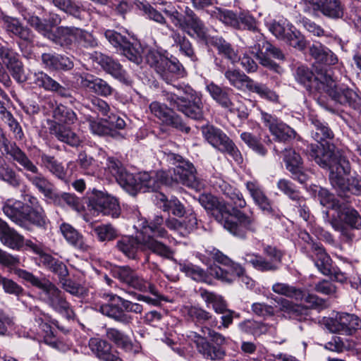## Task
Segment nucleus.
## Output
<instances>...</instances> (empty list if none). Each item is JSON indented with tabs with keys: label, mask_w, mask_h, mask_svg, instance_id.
<instances>
[{
	"label": "nucleus",
	"mask_w": 361,
	"mask_h": 361,
	"mask_svg": "<svg viewBox=\"0 0 361 361\" xmlns=\"http://www.w3.org/2000/svg\"><path fill=\"white\" fill-rule=\"evenodd\" d=\"M162 94L171 108L159 102H153L149 105V109L152 114L166 126L185 133H189L190 131V128L185 125L181 117L174 112L172 108L176 109L192 119L199 121L203 118V103L201 96L190 85L180 84L173 86L171 90H164Z\"/></svg>",
	"instance_id": "nucleus-1"
},
{
	"label": "nucleus",
	"mask_w": 361,
	"mask_h": 361,
	"mask_svg": "<svg viewBox=\"0 0 361 361\" xmlns=\"http://www.w3.org/2000/svg\"><path fill=\"white\" fill-rule=\"evenodd\" d=\"M164 218L161 216H155L148 222L146 219H141L138 222L142 236H125L116 243V247L127 257L135 259L138 250H149L161 257H169L171 254L170 248L164 243L154 239L157 238H166L167 231L163 227Z\"/></svg>",
	"instance_id": "nucleus-2"
},
{
	"label": "nucleus",
	"mask_w": 361,
	"mask_h": 361,
	"mask_svg": "<svg viewBox=\"0 0 361 361\" xmlns=\"http://www.w3.org/2000/svg\"><path fill=\"white\" fill-rule=\"evenodd\" d=\"M331 147L325 152L324 149L314 147L312 154L315 162L321 167L329 169V180L331 185L340 192L346 191L352 194L361 195V179L350 177V166L348 160L344 156H339V159L331 162L332 152Z\"/></svg>",
	"instance_id": "nucleus-3"
},
{
	"label": "nucleus",
	"mask_w": 361,
	"mask_h": 361,
	"mask_svg": "<svg viewBox=\"0 0 361 361\" xmlns=\"http://www.w3.org/2000/svg\"><path fill=\"white\" fill-rule=\"evenodd\" d=\"M199 202L205 209L211 211L216 220L229 232L240 238L246 237L248 220L240 211L232 209V213L228 204L210 194L200 195Z\"/></svg>",
	"instance_id": "nucleus-4"
},
{
	"label": "nucleus",
	"mask_w": 361,
	"mask_h": 361,
	"mask_svg": "<svg viewBox=\"0 0 361 361\" xmlns=\"http://www.w3.org/2000/svg\"><path fill=\"white\" fill-rule=\"evenodd\" d=\"M13 272L18 277L42 290L44 301L55 311L63 314L68 319L75 317V313L64 297V294L54 283L46 279H39L25 269L15 268Z\"/></svg>",
	"instance_id": "nucleus-5"
},
{
	"label": "nucleus",
	"mask_w": 361,
	"mask_h": 361,
	"mask_svg": "<svg viewBox=\"0 0 361 361\" xmlns=\"http://www.w3.org/2000/svg\"><path fill=\"white\" fill-rule=\"evenodd\" d=\"M187 337L194 342L197 351L207 360H219L226 355L223 345L226 343V338L207 326H202L200 333L189 331Z\"/></svg>",
	"instance_id": "nucleus-6"
},
{
	"label": "nucleus",
	"mask_w": 361,
	"mask_h": 361,
	"mask_svg": "<svg viewBox=\"0 0 361 361\" xmlns=\"http://www.w3.org/2000/svg\"><path fill=\"white\" fill-rule=\"evenodd\" d=\"M102 297L108 298V302L99 305L98 310L102 314L125 325L132 323L133 320V316L128 314V312L141 314L143 310L140 304L133 302L116 294L104 293Z\"/></svg>",
	"instance_id": "nucleus-7"
},
{
	"label": "nucleus",
	"mask_w": 361,
	"mask_h": 361,
	"mask_svg": "<svg viewBox=\"0 0 361 361\" xmlns=\"http://www.w3.org/2000/svg\"><path fill=\"white\" fill-rule=\"evenodd\" d=\"M29 183L46 198L56 204L61 206L66 204L78 212L83 209V205L80 198L71 193L57 194L54 185L39 170L34 176L29 178Z\"/></svg>",
	"instance_id": "nucleus-8"
},
{
	"label": "nucleus",
	"mask_w": 361,
	"mask_h": 361,
	"mask_svg": "<svg viewBox=\"0 0 361 361\" xmlns=\"http://www.w3.org/2000/svg\"><path fill=\"white\" fill-rule=\"evenodd\" d=\"M319 81V88L326 92L336 103L349 106L361 111V96L343 85H337L329 75H321L315 78Z\"/></svg>",
	"instance_id": "nucleus-9"
},
{
	"label": "nucleus",
	"mask_w": 361,
	"mask_h": 361,
	"mask_svg": "<svg viewBox=\"0 0 361 361\" xmlns=\"http://www.w3.org/2000/svg\"><path fill=\"white\" fill-rule=\"evenodd\" d=\"M20 206L21 202L12 204L6 203L3 207V211L10 219L20 226L26 228L27 223H29L37 228H46L49 220L42 207L35 209L23 207V210H20Z\"/></svg>",
	"instance_id": "nucleus-10"
},
{
	"label": "nucleus",
	"mask_w": 361,
	"mask_h": 361,
	"mask_svg": "<svg viewBox=\"0 0 361 361\" xmlns=\"http://www.w3.org/2000/svg\"><path fill=\"white\" fill-rule=\"evenodd\" d=\"M145 60L167 83L183 75L184 68L177 59H169L155 49L147 51Z\"/></svg>",
	"instance_id": "nucleus-11"
},
{
	"label": "nucleus",
	"mask_w": 361,
	"mask_h": 361,
	"mask_svg": "<svg viewBox=\"0 0 361 361\" xmlns=\"http://www.w3.org/2000/svg\"><path fill=\"white\" fill-rule=\"evenodd\" d=\"M145 60L167 83L183 75L184 68L177 59H169L155 49L147 51Z\"/></svg>",
	"instance_id": "nucleus-12"
},
{
	"label": "nucleus",
	"mask_w": 361,
	"mask_h": 361,
	"mask_svg": "<svg viewBox=\"0 0 361 361\" xmlns=\"http://www.w3.org/2000/svg\"><path fill=\"white\" fill-rule=\"evenodd\" d=\"M169 158L175 165L173 173L171 170L166 171L172 179V186L175 183H181L195 190H200L202 184L196 177V169L193 164L179 154H171Z\"/></svg>",
	"instance_id": "nucleus-13"
},
{
	"label": "nucleus",
	"mask_w": 361,
	"mask_h": 361,
	"mask_svg": "<svg viewBox=\"0 0 361 361\" xmlns=\"http://www.w3.org/2000/svg\"><path fill=\"white\" fill-rule=\"evenodd\" d=\"M277 303L275 307L264 303H255L252 305L253 312L259 316L272 315L278 310L283 312L284 317L299 321L306 319L309 310L304 306L295 305L286 299L275 300Z\"/></svg>",
	"instance_id": "nucleus-14"
},
{
	"label": "nucleus",
	"mask_w": 361,
	"mask_h": 361,
	"mask_svg": "<svg viewBox=\"0 0 361 361\" xmlns=\"http://www.w3.org/2000/svg\"><path fill=\"white\" fill-rule=\"evenodd\" d=\"M0 151L10 156L25 171L24 176L29 182V178L34 176L39 170L38 166L29 158L16 142H11L2 133L0 135Z\"/></svg>",
	"instance_id": "nucleus-15"
},
{
	"label": "nucleus",
	"mask_w": 361,
	"mask_h": 361,
	"mask_svg": "<svg viewBox=\"0 0 361 361\" xmlns=\"http://www.w3.org/2000/svg\"><path fill=\"white\" fill-rule=\"evenodd\" d=\"M113 276L119 280L121 283L128 287L140 291H149L152 295L159 297L156 287L144 279L142 277L128 266H118L111 270Z\"/></svg>",
	"instance_id": "nucleus-16"
},
{
	"label": "nucleus",
	"mask_w": 361,
	"mask_h": 361,
	"mask_svg": "<svg viewBox=\"0 0 361 361\" xmlns=\"http://www.w3.org/2000/svg\"><path fill=\"white\" fill-rule=\"evenodd\" d=\"M328 222L335 231L346 235L349 240H353V237L348 233L344 224L351 228L361 229V216L358 212L353 208L343 204L338 207L335 214H331V218L328 219Z\"/></svg>",
	"instance_id": "nucleus-17"
},
{
	"label": "nucleus",
	"mask_w": 361,
	"mask_h": 361,
	"mask_svg": "<svg viewBox=\"0 0 361 361\" xmlns=\"http://www.w3.org/2000/svg\"><path fill=\"white\" fill-rule=\"evenodd\" d=\"M205 140L219 150L230 154L238 164L243 161L240 153L229 137L219 128L212 126L202 128Z\"/></svg>",
	"instance_id": "nucleus-18"
},
{
	"label": "nucleus",
	"mask_w": 361,
	"mask_h": 361,
	"mask_svg": "<svg viewBox=\"0 0 361 361\" xmlns=\"http://www.w3.org/2000/svg\"><path fill=\"white\" fill-rule=\"evenodd\" d=\"M135 186L134 192L130 189L126 191L132 195H135L138 191L144 192L158 190L161 185L172 186V179L166 171H161L157 173L143 172L134 176Z\"/></svg>",
	"instance_id": "nucleus-19"
},
{
	"label": "nucleus",
	"mask_w": 361,
	"mask_h": 361,
	"mask_svg": "<svg viewBox=\"0 0 361 361\" xmlns=\"http://www.w3.org/2000/svg\"><path fill=\"white\" fill-rule=\"evenodd\" d=\"M106 39L116 48L122 51L129 61L139 65L142 61V48L139 44L131 43L126 36L111 30L104 32Z\"/></svg>",
	"instance_id": "nucleus-20"
},
{
	"label": "nucleus",
	"mask_w": 361,
	"mask_h": 361,
	"mask_svg": "<svg viewBox=\"0 0 361 361\" xmlns=\"http://www.w3.org/2000/svg\"><path fill=\"white\" fill-rule=\"evenodd\" d=\"M310 121L312 125V138L318 142L316 145H311L309 149L310 156L314 160V157L312 154V149L314 147H317L318 149H324L325 152L329 150V148L331 147V152H332V159L331 160V164L334 163L336 160L339 159V156H343L339 151L335 150V147L333 145H330L329 142H324L326 139H330L333 137L332 131L328 128V126L320 120H319L317 117L311 116L310 118Z\"/></svg>",
	"instance_id": "nucleus-21"
},
{
	"label": "nucleus",
	"mask_w": 361,
	"mask_h": 361,
	"mask_svg": "<svg viewBox=\"0 0 361 361\" xmlns=\"http://www.w3.org/2000/svg\"><path fill=\"white\" fill-rule=\"evenodd\" d=\"M250 54L262 66L274 70L279 69V67L269 59V56L279 60L283 59V54L281 51L266 42L262 37L257 43L252 47L251 51H250Z\"/></svg>",
	"instance_id": "nucleus-22"
},
{
	"label": "nucleus",
	"mask_w": 361,
	"mask_h": 361,
	"mask_svg": "<svg viewBox=\"0 0 361 361\" xmlns=\"http://www.w3.org/2000/svg\"><path fill=\"white\" fill-rule=\"evenodd\" d=\"M90 59L115 79L126 85H131L132 82L129 76L118 61L97 51L92 53L90 55Z\"/></svg>",
	"instance_id": "nucleus-23"
},
{
	"label": "nucleus",
	"mask_w": 361,
	"mask_h": 361,
	"mask_svg": "<svg viewBox=\"0 0 361 361\" xmlns=\"http://www.w3.org/2000/svg\"><path fill=\"white\" fill-rule=\"evenodd\" d=\"M183 16L179 25V29L185 32L188 35H192L190 31L201 40L207 39V29L204 22L197 16L195 11L189 6H185L183 10Z\"/></svg>",
	"instance_id": "nucleus-24"
},
{
	"label": "nucleus",
	"mask_w": 361,
	"mask_h": 361,
	"mask_svg": "<svg viewBox=\"0 0 361 361\" xmlns=\"http://www.w3.org/2000/svg\"><path fill=\"white\" fill-rule=\"evenodd\" d=\"M326 326L331 332L350 335L361 328V320L354 314L339 313L328 320Z\"/></svg>",
	"instance_id": "nucleus-25"
},
{
	"label": "nucleus",
	"mask_w": 361,
	"mask_h": 361,
	"mask_svg": "<svg viewBox=\"0 0 361 361\" xmlns=\"http://www.w3.org/2000/svg\"><path fill=\"white\" fill-rule=\"evenodd\" d=\"M299 236L307 243L309 248L313 252L314 264L319 271L324 275L331 274V259L321 243L313 242L310 235L305 231L300 232Z\"/></svg>",
	"instance_id": "nucleus-26"
},
{
	"label": "nucleus",
	"mask_w": 361,
	"mask_h": 361,
	"mask_svg": "<svg viewBox=\"0 0 361 361\" xmlns=\"http://www.w3.org/2000/svg\"><path fill=\"white\" fill-rule=\"evenodd\" d=\"M92 208L104 215L117 218L121 214V208L117 200L102 191L95 193L90 200Z\"/></svg>",
	"instance_id": "nucleus-27"
},
{
	"label": "nucleus",
	"mask_w": 361,
	"mask_h": 361,
	"mask_svg": "<svg viewBox=\"0 0 361 361\" xmlns=\"http://www.w3.org/2000/svg\"><path fill=\"white\" fill-rule=\"evenodd\" d=\"M207 12L214 18H216L226 25L233 27L236 29H247L248 27V19L246 14L241 13L238 16L233 11L214 7Z\"/></svg>",
	"instance_id": "nucleus-28"
},
{
	"label": "nucleus",
	"mask_w": 361,
	"mask_h": 361,
	"mask_svg": "<svg viewBox=\"0 0 361 361\" xmlns=\"http://www.w3.org/2000/svg\"><path fill=\"white\" fill-rule=\"evenodd\" d=\"M106 166L123 189L126 190L130 189L132 192L135 191L133 189L135 183L134 175L128 173L118 159L109 157L106 160Z\"/></svg>",
	"instance_id": "nucleus-29"
},
{
	"label": "nucleus",
	"mask_w": 361,
	"mask_h": 361,
	"mask_svg": "<svg viewBox=\"0 0 361 361\" xmlns=\"http://www.w3.org/2000/svg\"><path fill=\"white\" fill-rule=\"evenodd\" d=\"M186 214V216L182 221L169 217L164 220V224L169 229L177 232L181 236H187L197 228V219L192 210H188Z\"/></svg>",
	"instance_id": "nucleus-30"
},
{
	"label": "nucleus",
	"mask_w": 361,
	"mask_h": 361,
	"mask_svg": "<svg viewBox=\"0 0 361 361\" xmlns=\"http://www.w3.org/2000/svg\"><path fill=\"white\" fill-rule=\"evenodd\" d=\"M204 42L216 48L219 54L223 55L232 63L240 61V63L243 67L247 69V66L248 65V58L243 57L242 59H240L238 56L236 51L232 47L231 44L226 42L223 37L218 36L209 37L208 35L207 39H204Z\"/></svg>",
	"instance_id": "nucleus-31"
},
{
	"label": "nucleus",
	"mask_w": 361,
	"mask_h": 361,
	"mask_svg": "<svg viewBox=\"0 0 361 361\" xmlns=\"http://www.w3.org/2000/svg\"><path fill=\"white\" fill-rule=\"evenodd\" d=\"M310 8L320 11L323 15L339 18L343 16V8L339 0H304Z\"/></svg>",
	"instance_id": "nucleus-32"
},
{
	"label": "nucleus",
	"mask_w": 361,
	"mask_h": 361,
	"mask_svg": "<svg viewBox=\"0 0 361 361\" xmlns=\"http://www.w3.org/2000/svg\"><path fill=\"white\" fill-rule=\"evenodd\" d=\"M105 335L108 340L113 342L114 345L126 353H137L140 346L134 343L130 337L117 328H106Z\"/></svg>",
	"instance_id": "nucleus-33"
},
{
	"label": "nucleus",
	"mask_w": 361,
	"mask_h": 361,
	"mask_svg": "<svg viewBox=\"0 0 361 361\" xmlns=\"http://www.w3.org/2000/svg\"><path fill=\"white\" fill-rule=\"evenodd\" d=\"M262 118L271 133L278 141L283 142L295 137L294 130L276 118L268 114H264Z\"/></svg>",
	"instance_id": "nucleus-34"
},
{
	"label": "nucleus",
	"mask_w": 361,
	"mask_h": 361,
	"mask_svg": "<svg viewBox=\"0 0 361 361\" xmlns=\"http://www.w3.org/2000/svg\"><path fill=\"white\" fill-rule=\"evenodd\" d=\"M76 27L59 26L54 32L48 33V38L64 49H71L76 39Z\"/></svg>",
	"instance_id": "nucleus-35"
},
{
	"label": "nucleus",
	"mask_w": 361,
	"mask_h": 361,
	"mask_svg": "<svg viewBox=\"0 0 361 361\" xmlns=\"http://www.w3.org/2000/svg\"><path fill=\"white\" fill-rule=\"evenodd\" d=\"M284 161L286 169L291 173L293 179L300 183H305L308 179V175L303 171L302 161L300 156L291 149H286Z\"/></svg>",
	"instance_id": "nucleus-36"
},
{
	"label": "nucleus",
	"mask_w": 361,
	"mask_h": 361,
	"mask_svg": "<svg viewBox=\"0 0 361 361\" xmlns=\"http://www.w3.org/2000/svg\"><path fill=\"white\" fill-rule=\"evenodd\" d=\"M245 272V269L240 264L231 260L224 267H214L210 269V274L215 278L227 283H231L235 278L240 277Z\"/></svg>",
	"instance_id": "nucleus-37"
},
{
	"label": "nucleus",
	"mask_w": 361,
	"mask_h": 361,
	"mask_svg": "<svg viewBox=\"0 0 361 361\" xmlns=\"http://www.w3.org/2000/svg\"><path fill=\"white\" fill-rule=\"evenodd\" d=\"M88 345L92 353L102 361H122L120 357L111 353L112 346L106 340L91 338Z\"/></svg>",
	"instance_id": "nucleus-38"
},
{
	"label": "nucleus",
	"mask_w": 361,
	"mask_h": 361,
	"mask_svg": "<svg viewBox=\"0 0 361 361\" xmlns=\"http://www.w3.org/2000/svg\"><path fill=\"white\" fill-rule=\"evenodd\" d=\"M82 85L90 92L101 97H107L115 92V90L106 80L94 75H87L81 78Z\"/></svg>",
	"instance_id": "nucleus-39"
},
{
	"label": "nucleus",
	"mask_w": 361,
	"mask_h": 361,
	"mask_svg": "<svg viewBox=\"0 0 361 361\" xmlns=\"http://www.w3.org/2000/svg\"><path fill=\"white\" fill-rule=\"evenodd\" d=\"M42 166L55 178L67 183L68 180V169L63 163L58 161L54 156L44 152L40 154Z\"/></svg>",
	"instance_id": "nucleus-40"
},
{
	"label": "nucleus",
	"mask_w": 361,
	"mask_h": 361,
	"mask_svg": "<svg viewBox=\"0 0 361 361\" xmlns=\"http://www.w3.org/2000/svg\"><path fill=\"white\" fill-rule=\"evenodd\" d=\"M0 240L7 247L19 250L24 245V237L0 219Z\"/></svg>",
	"instance_id": "nucleus-41"
},
{
	"label": "nucleus",
	"mask_w": 361,
	"mask_h": 361,
	"mask_svg": "<svg viewBox=\"0 0 361 361\" xmlns=\"http://www.w3.org/2000/svg\"><path fill=\"white\" fill-rule=\"evenodd\" d=\"M42 61L46 68L53 71H68L74 66L71 58L51 53L43 54Z\"/></svg>",
	"instance_id": "nucleus-42"
},
{
	"label": "nucleus",
	"mask_w": 361,
	"mask_h": 361,
	"mask_svg": "<svg viewBox=\"0 0 361 361\" xmlns=\"http://www.w3.org/2000/svg\"><path fill=\"white\" fill-rule=\"evenodd\" d=\"M4 56L1 57L3 63L10 71L13 78L18 82H23L25 80L23 63L18 59L13 50L3 52Z\"/></svg>",
	"instance_id": "nucleus-43"
},
{
	"label": "nucleus",
	"mask_w": 361,
	"mask_h": 361,
	"mask_svg": "<svg viewBox=\"0 0 361 361\" xmlns=\"http://www.w3.org/2000/svg\"><path fill=\"white\" fill-rule=\"evenodd\" d=\"M272 290L276 293L283 295L287 297L293 298L296 300H302L310 305H314L316 303L317 298L313 295L304 293L301 290L296 289L293 286H290L286 283H277L273 285Z\"/></svg>",
	"instance_id": "nucleus-44"
},
{
	"label": "nucleus",
	"mask_w": 361,
	"mask_h": 361,
	"mask_svg": "<svg viewBox=\"0 0 361 361\" xmlns=\"http://www.w3.org/2000/svg\"><path fill=\"white\" fill-rule=\"evenodd\" d=\"M60 231L66 241L75 248L81 251H87L89 245L85 243L83 236L71 224L62 223Z\"/></svg>",
	"instance_id": "nucleus-45"
},
{
	"label": "nucleus",
	"mask_w": 361,
	"mask_h": 361,
	"mask_svg": "<svg viewBox=\"0 0 361 361\" xmlns=\"http://www.w3.org/2000/svg\"><path fill=\"white\" fill-rule=\"evenodd\" d=\"M4 21L8 32L13 34L25 42H32L33 35L32 31L23 26L18 19L6 16L4 18Z\"/></svg>",
	"instance_id": "nucleus-46"
},
{
	"label": "nucleus",
	"mask_w": 361,
	"mask_h": 361,
	"mask_svg": "<svg viewBox=\"0 0 361 361\" xmlns=\"http://www.w3.org/2000/svg\"><path fill=\"white\" fill-rule=\"evenodd\" d=\"M50 131L59 140L71 147H78L81 142L80 137L70 128L64 126L53 125L50 128Z\"/></svg>",
	"instance_id": "nucleus-47"
},
{
	"label": "nucleus",
	"mask_w": 361,
	"mask_h": 361,
	"mask_svg": "<svg viewBox=\"0 0 361 361\" xmlns=\"http://www.w3.org/2000/svg\"><path fill=\"white\" fill-rule=\"evenodd\" d=\"M167 26L169 27V25ZM169 27L171 30V37L173 40V46L178 48L181 54L189 57L191 60L196 61L197 56L190 41L178 30L171 28L170 26Z\"/></svg>",
	"instance_id": "nucleus-48"
},
{
	"label": "nucleus",
	"mask_w": 361,
	"mask_h": 361,
	"mask_svg": "<svg viewBox=\"0 0 361 361\" xmlns=\"http://www.w3.org/2000/svg\"><path fill=\"white\" fill-rule=\"evenodd\" d=\"M250 193L255 204L264 214L268 215L274 214V209L272 208L269 199L257 183L250 181Z\"/></svg>",
	"instance_id": "nucleus-49"
},
{
	"label": "nucleus",
	"mask_w": 361,
	"mask_h": 361,
	"mask_svg": "<svg viewBox=\"0 0 361 361\" xmlns=\"http://www.w3.org/2000/svg\"><path fill=\"white\" fill-rule=\"evenodd\" d=\"M250 193L255 204L264 214L268 215L274 214V209L272 208L269 199L257 183L250 181Z\"/></svg>",
	"instance_id": "nucleus-50"
},
{
	"label": "nucleus",
	"mask_w": 361,
	"mask_h": 361,
	"mask_svg": "<svg viewBox=\"0 0 361 361\" xmlns=\"http://www.w3.org/2000/svg\"><path fill=\"white\" fill-rule=\"evenodd\" d=\"M40 263L48 270L56 274L59 281L65 276H68L67 266L58 259L49 254L43 255Z\"/></svg>",
	"instance_id": "nucleus-51"
},
{
	"label": "nucleus",
	"mask_w": 361,
	"mask_h": 361,
	"mask_svg": "<svg viewBox=\"0 0 361 361\" xmlns=\"http://www.w3.org/2000/svg\"><path fill=\"white\" fill-rule=\"evenodd\" d=\"M315 192H317V197L320 204L329 209L324 212L326 216L325 218L331 219V214L336 213L338 207L341 206V204L338 203L334 195L329 193L326 189L316 187Z\"/></svg>",
	"instance_id": "nucleus-52"
},
{
	"label": "nucleus",
	"mask_w": 361,
	"mask_h": 361,
	"mask_svg": "<svg viewBox=\"0 0 361 361\" xmlns=\"http://www.w3.org/2000/svg\"><path fill=\"white\" fill-rule=\"evenodd\" d=\"M310 54L319 63L334 65L338 62L337 56L328 48L321 44H314L310 47Z\"/></svg>",
	"instance_id": "nucleus-53"
},
{
	"label": "nucleus",
	"mask_w": 361,
	"mask_h": 361,
	"mask_svg": "<svg viewBox=\"0 0 361 361\" xmlns=\"http://www.w3.org/2000/svg\"><path fill=\"white\" fill-rule=\"evenodd\" d=\"M54 125H71L77 120L75 113L70 108L63 105H58L53 111Z\"/></svg>",
	"instance_id": "nucleus-54"
},
{
	"label": "nucleus",
	"mask_w": 361,
	"mask_h": 361,
	"mask_svg": "<svg viewBox=\"0 0 361 361\" xmlns=\"http://www.w3.org/2000/svg\"><path fill=\"white\" fill-rule=\"evenodd\" d=\"M200 294L207 307L210 304L212 305V307L216 313L224 314L227 312L226 303L221 295L205 289H200Z\"/></svg>",
	"instance_id": "nucleus-55"
},
{
	"label": "nucleus",
	"mask_w": 361,
	"mask_h": 361,
	"mask_svg": "<svg viewBox=\"0 0 361 361\" xmlns=\"http://www.w3.org/2000/svg\"><path fill=\"white\" fill-rule=\"evenodd\" d=\"M52 3L60 10L77 19H81V13L85 11L82 4L73 0H52Z\"/></svg>",
	"instance_id": "nucleus-56"
},
{
	"label": "nucleus",
	"mask_w": 361,
	"mask_h": 361,
	"mask_svg": "<svg viewBox=\"0 0 361 361\" xmlns=\"http://www.w3.org/2000/svg\"><path fill=\"white\" fill-rule=\"evenodd\" d=\"M207 90L212 99L223 108L231 109L233 106V103L229 98L226 90L222 89L221 87L211 82L207 85Z\"/></svg>",
	"instance_id": "nucleus-57"
},
{
	"label": "nucleus",
	"mask_w": 361,
	"mask_h": 361,
	"mask_svg": "<svg viewBox=\"0 0 361 361\" xmlns=\"http://www.w3.org/2000/svg\"><path fill=\"white\" fill-rule=\"evenodd\" d=\"M294 26L286 19L281 18L274 20L269 25V31L278 39L285 40L294 30Z\"/></svg>",
	"instance_id": "nucleus-58"
},
{
	"label": "nucleus",
	"mask_w": 361,
	"mask_h": 361,
	"mask_svg": "<svg viewBox=\"0 0 361 361\" xmlns=\"http://www.w3.org/2000/svg\"><path fill=\"white\" fill-rule=\"evenodd\" d=\"M30 79L37 87L47 91L52 92L59 87L58 82L42 71L34 73Z\"/></svg>",
	"instance_id": "nucleus-59"
},
{
	"label": "nucleus",
	"mask_w": 361,
	"mask_h": 361,
	"mask_svg": "<svg viewBox=\"0 0 361 361\" xmlns=\"http://www.w3.org/2000/svg\"><path fill=\"white\" fill-rule=\"evenodd\" d=\"M0 178L13 188H18L22 183L20 175L9 165H0Z\"/></svg>",
	"instance_id": "nucleus-60"
},
{
	"label": "nucleus",
	"mask_w": 361,
	"mask_h": 361,
	"mask_svg": "<svg viewBox=\"0 0 361 361\" xmlns=\"http://www.w3.org/2000/svg\"><path fill=\"white\" fill-rule=\"evenodd\" d=\"M225 76L230 83L237 89L245 92L248 88V78L239 70H228L225 73Z\"/></svg>",
	"instance_id": "nucleus-61"
},
{
	"label": "nucleus",
	"mask_w": 361,
	"mask_h": 361,
	"mask_svg": "<svg viewBox=\"0 0 361 361\" xmlns=\"http://www.w3.org/2000/svg\"><path fill=\"white\" fill-rule=\"evenodd\" d=\"M161 200L164 202V211H171L174 216L178 217L183 216L187 213L184 205L176 197H173L171 200H167L166 196L163 195Z\"/></svg>",
	"instance_id": "nucleus-62"
},
{
	"label": "nucleus",
	"mask_w": 361,
	"mask_h": 361,
	"mask_svg": "<svg viewBox=\"0 0 361 361\" xmlns=\"http://www.w3.org/2000/svg\"><path fill=\"white\" fill-rule=\"evenodd\" d=\"M76 32L75 41L81 47L86 49H94L98 46L97 39L91 32L79 27H77Z\"/></svg>",
	"instance_id": "nucleus-63"
},
{
	"label": "nucleus",
	"mask_w": 361,
	"mask_h": 361,
	"mask_svg": "<svg viewBox=\"0 0 361 361\" xmlns=\"http://www.w3.org/2000/svg\"><path fill=\"white\" fill-rule=\"evenodd\" d=\"M22 16L30 26L35 27L38 32L44 35H48L49 25L47 23L42 22L39 17L28 12L26 9L22 11Z\"/></svg>",
	"instance_id": "nucleus-64"
}]
</instances>
